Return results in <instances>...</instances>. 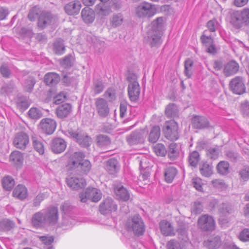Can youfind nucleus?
Masks as SVG:
<instances>
[{
	"label": "nucleus",
	"instance_id": "412c9836",
	"mask_svg": "<svg viewBox=\"0 0 249 249\" xmlns=\"http://www.w3.org/2000/svg\"><path fill=\"white\" fill-rule=\"evenodd\" d=\"M194 128L198 129L207 128L210 126V123L207 118L203 116L194 115L191 120Z\"/></svg>",
	"mask_w": 249,
	"mask_h": 249
},
{
	"label": "nucleus",
	"instance_id": "6e6d98bb",
	"mask_svg": "<svg viewBox=\"0 0 249 249\" xmlns=\"http://www.w3.org/2000/svg\"><path fill=\"white\" fill-rule=\"evenodd\" d=\"M220 151L218 146L210 147L207 150V155L209 158L215 160L218 158Z\"/></svg>",
	"mask_w": 249,
	"mask_h": 249
},
{
	"label": "nucleus",
	"instance_id": "13d9d810",
	"mask_svg": "<svg viewBox=\"0 0 249 249\" xmlns=\"http://www.w3.org/2000/svg\"><path fill=\"white\" fill-rule=\"evenodd\" d=\"M29 116L34 120H37L40 118L42 116L41 110L36 107H32L28 111Z\"/></svg>",
	"mask_w": 249,
	"mask_h": 249
},
{
	"label": "nucleus",
	"instance_id": "09e8293b",
	"mask_svg": "<svg viewBox=\"0 0 249 249\" xmlns=\"http://www.w3.org/2000/svg\"><path fill=\"white\" fill-rule=\"evenodd\" d=\"M200 160V155L199 153L196 151H194L190 153L189 156V164L194 167L197 166L198 163Z\"/></svg>",
	"mask_w": 249,
	"mask_h": 249
},
{
	"label": "nucleus",
	"instance_id": "37998d69",
	"mask_svg": "<svg viewBox=\"0 0 249 249\" xmlns=\"http://www.w3.org/2000/svg\"><path fill=\"white\" fill-rule=\"evenodd\" d=\"M178 107L175 104H169L165 108V113L168 118H175L178 115Z\"/></svg>",
	"mask_w": 249,
	"mask_h": 249
},
{
	"label": "nucleus",
	"instance_id": "c9c22d12",
	"mask_svg": "<svg viewBox=\"0 0 249 249\" xmlns=\"http://www.w3.org/2000/svg\"><path fill=\"white\" fill-rule=\"evenodd\" d=\"M115 193L118 199L126 201L130 198L128 191L123 186L116 187L114 189Z\"/></svg>",
	"mask_w": 249,
	"mask_h": 249
},
{
	"label": "nucleus",
	"instance_id": "5fc2aeb1",
	"mask_svg": "<svg viewBox=\"0 0 249 249\" xmlns=\"http://www.w3.org/2000/svg\"><path fill=\"white\" fill-rule=\"evenodd\" d=\"M194 65V62L191 59H187L184 63V73L188 78L190 77L193 73L192 67Z\"/></svg>",
	"mask_w": 249,
	"mask_h": 249
},
{
	"label": "nucleus",
	"instance_id": "e433bc0d",
	"mask_svg": "<svg viewBox=\"0 0 249 249\" xmlns=\"http://www.w3.org/2000/svg\"><path fill=\"white\" fill-rule=\"evenodd\" d=\"M33 145L34 149L40 154L44 153V141L40 137H32Z\"/></svg>",
	"mask_w": 249,
	"mask_h": 249
},
{
	"label": "nucleus",
	"instance_id": "c85d7f7f",
	"mask_svg": "<svg viewBox=\"0 0 249 249\" xmlns=\"http://www.w3.org/2000/svg\"><path fill=\"white\" fill-rule=\"evenodd\" d=\"M81 17L85 23H92L95 19V12L89 7H85L82 10Z\"/></svg>",
	"mask_w": 249,
	"mask_h": 249
},
{
	"label": "nucleus",
	"instance_id": "0e129e2a",
	"mask_svg": "<svg viewBox=\"0 0 249 249\" xmlns=\"http://www.w3.org/2000/svg\"><path fill=\"white\" fill-rule=\"evenodd\" d=\"M227 158L232 162H236L239 159V155L238 153L229 150L226 152Z\"/></svg>",
	"mask_w": 249,
	"mask_h": 249
},
{
	"label": "nucleus",
	"instance_id": "4d7b16f0",
	"mask_svg": "<svg viewBox=\"0 0 249 249\" xmlns=\"http://www.w3.org/2000/svg\"><path fill=\"white\" fill-rule=\"evenodd\" d=\"M154 152L157 156L163 157L166 153L167 150L165 146L162 143H157L153 146Z\"/></svg>",
	"mask_w": 249,
	"mask_h": 249
},
{
	"label": "nucleus",
	"instance_id": "052dcab7",
	"mask_svg": "<svg viewBox=\"0 0 249 249\" xmlns=\"http://www.w3.org/2000/svg\"><path fill=\"white\" fill-rule=\"evenodd\" d=\"M61 66L65 69H68L73 64V57L71 54H68L60 62Z\"/></svg>",
	"mask_w": 249,
	"mask_h": 249
},
{
	"label": "nucleus",
	"instance_id": "a878e982",
	"mask_svg": "<svg viewBox=\"0 0 249 249\" xmlns=\"http://www.w3.org/2000/svg\"><path fill=\"white\" fill-rule=\"evenodd\" d=\"M81 7L80 1L74 0L67 3L64 7V10L69 15H76L79 13Z\"/></svg>",
	"mask_w": 249,
	"mask_h": 249
},
{
	"label": "nucleus",
	"instance_id": "ea45409f",
	"mask_svg": "<svg viewBox=\"0 0 249 249\" xmlns=\"http://www.w3.org/2000/svg\"><path fill=\"white\" fill-rule=\"evenodd\" d=\"M15 226V222L9 219L4 218L0 220V231H9L13 229Z\"/></svg>",
	"mask_w": 249,
	"mask_h": 249
},
{
	"label": "nucleus",
	"instance_id": "f03ea898",
	"mask_svg": "<svg viewBox=\"0 0 249 249\" xmlns=\"http://www.w3.org/2000/svg\"><path fill=\"white\" fill-rule=\"evenodd\" d=\"M85 157L83 152H74L69 159L68 166L75 173L78 172L81 175H87L91 169V164L89 160H84Z\"/></svg>",
	"mask_w": 249,
	"mask_h": 249
},
{
	"label": "nucleus",
	"instance_id": "dca6fc26",
	"mask_svg": "<svg viewBox=\"0 0 249 249\" xmlns=\"http://www.w3.org/2000/svg\"><path fill=\"white\" fill-rule=\"evenodd\" d=\"M117 205L111 197L106 198L99 206V211L101 213L105 215L116 212L117 210Z\"/></svg>",
	"mask_w": 249,
	"mask_h": 249
},
{
	"label": "nucleus",
	"instance_id": "7c9ffc66",
	"mask_svg": "<svg viewBox=\"0 0 249 249\" xmlns=\"http://www.w3.org/2000/svg\"><path fill=\"white\" fill-rule=\"evenodd\" d=\"M177 174L178 170L175 167L170 165L167 166L164 172L165 181L168 183L172 182Z\"/></svg>",
	"mask_w": 249,
	"mask_h": 249
},
{
	"label": "nucleus",
	"instance_id": "9b49d317",
	"mask_svg": "<svg viewBox=\"0 0 249 249\" xmlns=\"http://www.w3.org/2000/svg\"><path fill=\"white\" fill-rule=\"evenodd\" d=\"M197 225L202 231H213L215 230L216 223L213 216L205 214L199 217Z\"/></svg>",
	"mask_w": 249,
	"mask_h": 249
},
{
	"label": "nucleus",
	"instance_id": "c756f323",
	"mask_svg": "<svg viewBox=\"0 0 249 249\" xmlns=\"http://www.w3.org/2000/svg\"><path fill=\"white\" fill-rule=\"evenodd\" d=\"M110 8L108 1H101L95 7V11L97 14L101 16L108 15L110 12Z\"/></svg>",
	"mask_w": 249,
	"mask_h": 249
},
{
	"label": "nucleus",
	"instance_id": "393cba45",
	"mask_svg": "<svg viewBox=\"0 0 249 249\" xmlns=\"http://www.w3.org/2000/svg\"><path fill=\"white\" fill-rule=\"evenodd\" d=\"M219 210L221 214L219 219V223L222 226H227V224L229 222V220L226 217L227 214L231 213V207L229 204L223 203Z\"/></svg>",
	"mask_w": 249,
	"mask_h": 249
},
{
	"label": "nucleus",
	"instance_id": "774afa93",
	"mask_svg": "<svg viewBox=\"0 0 249 249\" xmlns=\"http://www.w3.org/2000/svg\"><path fill=\"white\" fill-rule=\"evenodd\" d=\"M241 178L245 181L249 179V166H245L239 172Z\"/></svg>",
	"mask_w": 249,
	"mask_h": 249
},
{
	"label": "nucleus",
	"instance_id": "72a5a7b5",
	"mask_svg": "<svg viewBox=\"0 0 249 249\" xmlns=\"http://www.w3.org/2000/svg\"><path fill=\"white\" fill-rule=\"evenodd\" d=\"M44 82L46 85L53 86L57 84L60 81L58 74L54 72H49L44 76Z\"/></svg>",
	"mask_w": 249,
	"mask_h": 249
},
{
	"label": "nucleus",
	"instance_id": "ddd939ff",
	"mask_svg": "<svg viewBox=\"0 0 249 249\" xmlns=\"http://www.w3.org/2000/svg\"><path fill=\"white\" fill-rule=\"evenodd\" d=\"M229 87L231 91L235 94L241 95L246 91L245 81L242 76H236L232 78L230 81Z\"/></svg>",
	"mask_w": 249,
	"mask_h": 249
},
{
	"label": "nucleus",
	"instance_id": "f8f14e48",
	"mask_svg": "<svg viewBox=\"0 0 249 249\" xmlns=\"http://www.w3.org/2000/svg\"><path fill=\"white\" fill-rule=\"evenodd\" d=\"M65 135L75 140L79 145L82 147H87L90 145L91 138L85 132H80L78 133L71 129L67 131Z\"/></svg>",
	"mask_w": 249,
	"mask_h": 249
},
{
	"label": "nucleus",
	"instance_id": "b1692460",
	"mask_svg": "<svg viewBox=\"0 0 249 249\" xmlns=\"http://www.w3.org/2000/svg\"><path fill=\"white\" fill-rule=\"evenodd\" d=\"M128 94L131 102H136L140 94V87L138 82L129 83L127 88Z\"/></svg>",
	"mask_w": 249,
	"mask_h": 249
},
{
	"label": "nucleus",
	"instance_id": "a18cd8bd",
	"mask_svg": "<svg viewBox=\"0 0 249 249\" xmlns=\"http://www.w3.org/2000/svg\"><path fill=\"white\" fill-rule=\"evenodd\" d=\"M199 170L203 176L209 177L213 174V166L207 162H205L200 165Z\"/></svg>",
	"mask_w": 249,
	"mask_h": 249
},
{
	"label": "nucleus",
	"instance_id": "2eb2a0df",
	"mask_svg": "<svg viewBox=\"0 0 249 249\" xmlns=\"http://www.w3.org/2000/svg\"><path fill=\"white\" fill-rule=\"evenodd\" d=\"M66 182L68 186L73 190L82 188L86 185L85 179L80 174L70 176L66 178Z\"/></svg>",
	"mask_w": 249,
	"mask_h": 249
},
{
	"label": "nucleus",
	"instance_id": "3c124183",
	"mask_svg": "<svg viewBox=\"0 0 249 249\" xmlns=\"http://www.w3.org/2000/svg\"><path fill=\"white\" fill-rule=\"evenodd\" d=\"M124 20L123 16L121 13L113 14L110 19V23L113 27H116L120 26Z\"/></svg>",
	"mask_w": 249,
	"mask_h": 249
},
{
	"label": "nucleus",
	"instance_id": "4be33fe9",
	"mask_svg": "<svg viewBox=\"0 0 249 249\" xmlns=\"http://www.w3.org/2000/svg\"><path fill=\"white\" fill-rule=\"evenodd\" d=\"M120 167V164L117 159L112 158L107 161L105 169L109 175L115 177L119 172Z\"/></svg>",
	"mask_w": 249,
	"mask_h": 249
},
{
	"label": "nucleus",
	"instance_id": "864d4df0",
	"mask_svg": "<svg viewBox=\"0 0 249 249\" xmlns=\"http://www.w3.org/2000/svg\"><path fill=\"white\" fill-rule=\"evenodd\" d=\"M204 246L209 249H215L220 245L219 238L215 237L211 240H208L204 242Z\"/></svg>",
	"mask_w": 249,
	"mask_h": 249
},
{
	"label": "nucleus",
	"instance_id": "6ab92c4d",
	"mask_svg": "<svg viewBox=\"0 0 249 249\" xmlns=\"http://www.w3.org/2000/svg\"><path fill=\"white\" fill-rule=\"evenodd\" d=\"M145 134L142 130L133 131L127 137V142L131 145L142 144L144 141Z\"/></svg>",
	"mask_w": 249,
	"mask_h": 249
},
{
	"label": "nucleus",
	"instance_id": "39448f33",
	"mask_svg": "<svg viewBox=\"0 0 249 249\" xmlns=\"http://www.w3.org/2000/svg\"><path fill=\"white\" fill-rule=\"evenodd\" d=\"M125 228L128 231H132L137 236L143 235L145 231V225L141 216L135 214L127 219Z\"/></svg>",
	"mask_w": 249,
	"mask_h": 249
},
{
	"label": "nucleus",
	"instance_id": "2f4dec72",
	"mask_svg": "<svg viewBox=\"0 0 249 249\" xmlns=\"http://www.w3.org/2000/svg\"><path fill=\"white\" fill-rule=\"evenodd\" d=\"M13 195L15 197L23 200L27 196V189L25 186L19 184L13 190Z\"/></svg>",
	"mask_w": 249,
	"mask_h": 249
},
{
	"label": "nucleus",
	"instance_id": "4468645a",
	"mask_svg": "<svg viewBox=\"0 0 249 249\" xmlns=\"http://www.w3.org/2000/svg\"><path fill=\"white\" fill-rule=\"evenodd\" d=\"M208 30H205L200 37L203 45L206 47V52L212 54L217 53V48L214 44L213 36L212 35H207Z\"/></svg>",
	"mask_w": 249,
	"mask_h": 249
},
{
	"label": "nucleus",
	"instance_id": "49530a36",
	"mask_svg": "<svg viewBox=\"0 0 249 249\" xmlns=\"http://www.w3.org/2000/svg\"><path fill=\"white\" fill-rule=\"evenodd\" d=\"M179 152V147L177 143H171L170 144L168 149V156L171 160H175L178 156Z\"/></svg>",
	"mask_w": 249,
	"mask_h": 249
},
{
	"label": "nucleus",
	"instance_id": "680f3d73",
	"mask_svg": "<svg viewBox=\"0 0 249 249\" xmlns=\"http://www.w3.org/2000/svg\"><path fill=\"white\" fill-rule=\"evenodd\" d=\"M203 211V206L201 202L196 201L194 203L192 206V213L197 214L200 213Z\"/></svg>",
	"mask_w": 249,
	"mask_h": 249
},
{
	"label": "nucleus",
	"instance_id": "bf43d9fd",
	"mask_svg": "<svg viewBox=\"0 0 249 249\" xmlns=\"http://www.w3.org/2000/svg\"><path fill=\"white\" fill-rule=\"evenodd\" d=\"M62 80L66 86H73L76 85L77 82V78L75 77L71 76L70 74H64Z\"/></svg>",
	"mask_w": 249,
	"mask_h": 249
},
{
	"label": "nucleus",
	"instance_id": "603ef678",
	"mask_svg": "<svg viewBox=\"0 0 249 249\" xmlns=\"http://www.w3.org/2000/svg\"><path fill=\"white\" fill-rule=\"evenodd\" d=\"M36 81L34 77L29 76L25 79L23 85L26 91L31 92L33 90Z\"/></svg>",
	"mask_w": 249,
	"mask_h": 249
},
{
	"label": "nucleus",
	"instance_id": "0eeeda50",
	"mask_svg": "<svg viewBox=\"0 0 249 249\" xmlns=\"http://www.w3.org/2000/svg\"><path fill=\"white\" fill-rule=\"evenodd\" d=\"M60 210L62 212V219L59 226L71 227L75 223L73 207L69 202H65L61 205Z\"/></svg>",
	"mask_w": 249,
	"mask_h": 249
},
{
	"label": "nucleus",
	"instance_id": "58836bf2",
	"mask_svg": "<svg viewBox=\"0 0 249 249\" xmlns=\"http://www.w3.org/2000/svg\"><path fill=\"white\" fill-rule=\"evenodd\" d=\"M53 236H42L40 237V240L42 242L41 249H54L52 243L54 241Z\"/></svg>",
	"mask_w": 249,
	"mask_h": 249
},
{
	"label": "nucleus",
	"instance_id": "69168bd1",
	"mask_svg": "<svg viewBox=\"0 0 249 249\" xmlns=\"http://www.w3.org/2000/svg\"><path fill=\"white\" fill-rule=\"evenodd\" d=\"M212 182L214 187L221 191L225 189L227 187L226 183L221 179H215Z\"/></svg>",
	"mask_w": 249,
	"mask_h": 249
},
{
	"label": "nucleus",
	"instance_id": "7ed1b4c3",
	"mask_svg": "<svg viewBox=\"0 0 249 249\" xmlns=\"http://www.w3.org/2000/svg\"><path fill=\"white\" fill-rule=\"evenodd\" d=\"M40 8L38 6H35L31 8L28 14V18L31 21H34L38 17V26L39 28L43 29L47 26L54 24L56 21V18L51 13L43 12L40 14Z\"/></svg>",
	"mask_w": 249,
	"mask_h": 249
},
{
	"label": "nucleus",
	"instance_id": "79ce46f5",
	"mask_svg": "<svg viewBox=\"0 0 249 249\" xmlns=\"http://www.w3.org/2000/svg\"><path fill=\"white\" fill-rule=\"evenodd\" d=\"M160 128L159 126H154L149 134L148 141L151 143L156 142L160 138Z\"/></svg>",
	"mask_w": 249,
	"mask_h": 249
},
{
	"label": "nucleus",
	"instance_id": "1a4fd4ad",
	"mask_svg": "<svg viewBox=\"0 0 249 249\" xmlns=\"http://www.w3.org/2000/svg\"><path fill=\"white\" fill-rule=\"evenodd\" d=\"M163 132L167 139L171 141L177 140L179 138L177 123L173 120L166 121L163 128Z\"/></svg>",
	"mask_w": 249,
	"mask_h": 249
},
{
	"label": "nucleus",
	"instance_id": "f257e3e1",
	"mask_svg": "<svg viewBox=\"0 0 249 249\" xmlns=\"http://www.w3.org/2000/svg\"><path fill=\"white\" fill-rule=\"evenodd\" d=\"M58 217V209L51 206L34 213L31 218V224L36 229L55 227L57 226Z\"/></svg>",
	"mask_w": 249,
	"mask_h": 249
},
{
	"label": "nucleus",
	"instance_id": "6e6552de",
	"mask_svg": "<svg viewBox=\"0 0 249 249\" xmlns=\"http://www.w3.org/2000/svg\"><path fill=\"white\" fill-rule=\"evenodd\" d=\"M157 12V9L154 4L148 2L140 3L135 9L136 15L140 18H150Z\"/></svg>",
	"mask_w": 249,
	"mask_h": 249
},
{
	"label": "nucleus",
	"instance_id": "423d86ee",
	"mask_svg": "<svg viewBox=\"0 0 249 249\" xmlns=\"http://www.w3.org/2000/svg\"><path fill=\"white\" fill-rule=\"evenodd\" d=\"M231 24L236 29H240L249 24V9L234 11L231 15Z\"/></svg>",
	"mask_w": 249,
	"mask_h": 249
},
{
	"label": "nucleus",
	"instance_id": "9d476101",
	"mask_svg": "<svg viewBox=\"0 0 249 249\" xmlns=\"http://www.w3.org/2000/svg\"><path fill=\"white\" fill-rule=\"evenodd\" d=\"M80 201L82 202H86L88 200L92 202H97L102 198L101 191L95 188H88L84 192L79 194Z\"/></svg>",
	"mask_w": 249,
	"mask_h": 249
},
{
	"label": "nucleus",
	"instance_id": "8fccbe9b",
	"mask_svg": "<svg viewBox=\"0 0 249 249\" xmlns=\"http://www.w3.org/2000/svg\"><path fill=\"white\" fill-rule=\"evenodd\" d=\"M220 26V24L216 19H213L209 20L207 23V27L210 32L212 33L211 35L214 37L215 32L217 30Z\"/></svg>",
	"mask_w": 249,
	"mask_h": 249
},
{
	"label": "nucleus",
	"instance_id": "f704fd0d",
	"mask_svg": "<svg viewBox=\"0 0 249 249\" xmlns=\"http://www.w3.org/2000/svg\"><path fill=\"white\" fill-rule=\"evenodd\" d=\"M71 109V107L69 104H64L59 106L56 109L55 112L60 118H63L67 117L70 113Z\"/></svg>",
	"mask_w": 249,
	"mask_h": 249
},
{
	"label": "nucleus",
	"instance_id": "de8ad7c7",
	"mask_svg": "<svg viewBox=\"0 0 249 249\" xmlns=\"http://www.w3.org/2000/svg\"><path fill=\"white\" fill-rule=\"evenodd\" d=\"M230 164L228 161H221L217 164L216 168L218 173L221 175H227L229 172Z\"/></svg>",
	"mask_w": 249,
	"mask_h": 249
},
{
	"label": "nucleus",
	"instance_id": "473e14b6",
	"mask_svg": "<svg viewBox=\"0 0 249 249\" xmlns=\"http://www.w3.org/2000/svg\"><path fill=\"white\" fill-rule=\"evenodd\" d=\"M9 159L10 161L16 165L21 166L23 163V155L21 152L15 150L11 153Z\"/></svg>",
	"mask_w": 249,
	"mask_h": 249
},
{
	"label": "nucleus",
	"instance_id": "20e7f679",
	"mask_svg": "<svg viewBox=\"0 0 249 249\" xmlns=\"http://www.w3.org/2000/svg\"><path fill=\"white\" fill-rule=\"evenodd\" d=\"M163 18H158L151 23V28L147 32L148 40L152 47H158L162 43Z\"/></svg>",
	"mask_w": 249,
	"mask_h": 249
},
{
	"label": "nucleus",
	"instance_id": "a19ab883",
	"mask_svg": "<svg viewBox=\"0 0 249 249\" xmlns=\"http://www.w3.org/2000/svg\"><path fill=\"white\" fill-rule=\"evenodd\" d=\"M53 50L55 53L58 55H61L65 53V47L62 39L58 38L54 41Z\"/></svg>",
	"mask_w": 249,
	"mask_h": 249
},
{
	"label": "nucleus",
	"instance_id": "c03bdc74",
	"mask_svg": "<svg viewBox=\"0 0 249 249\" xmlns=\"http://www.w3.org/2000/svg\"><path fill=\"white\" fill-rule=\"evenodd\" d=\"M15 184V180L11 176H5L2 179V187L6 191H11L13 188Z\"/></svg>",
	"mask_w": 249,
	"mask_h": 249
},
{
	"label": "nucleus",
	"instance_id": "bb28decb",
	"mask_svg": "<svg viewBox=\"0 0 249 249\" xmlns=\"http://www.w3.org/2000/svg\"><path fill=\"white\" fill-rule=\"evenodd\" d=\"M239 66L235 61L232 60L224 66V73L227 77L236 74L239 71Z\"/></svg>",
	"mask_w": 249,
	"mask_h": 249
},
{
	"label": "nucleus",
	"instance_id": "5701e85b",
	"mask_svg": "<svg viewBox=\"0 0 249 249\" xmlns=\"http://www.w3.org/2000/svg\"><path fill=\"white\" fill-rule=\"evenodd\" d=\"M67 142L62 138H54L51 142V148L52 151L56 154L63 152L66 148Z\"/></svg>",
	"mask_w": 249,
	"mask_h": 249
},
{
	"label": "nucleus",
	"instance_id": "338daca9",
	"mask_svg": "<svg viewBox=\"0 0 249 249\" xmlns=\"http://www.w3.org/2000/svg\"><path fill=\"white\" fill-rule=\"evenodd\" d=\"M238 238L243 242L249 241V229L245 228L240 233Z\"/></svg>",
	"mask_w": 249,
	"mask_h": 249
},
{
	"label": "nucleus",
	"instance_id": "f3484780",
	"mask_svg": "<svg viewBox=\"0 0 249 249\" xmlns=\"http://www.w3.org/2000/svg\"><path fill=\"white\" fill-rule=\"evenodd\" d=\"M13 143L17 148L24 150L29 143V136L23 132L18 133L15 135Z\"/></svg>",
	"mask_w": 249,
	"mask_h": 249
},
{
	"label": "nucleus",
	"instance_id": "cd10ccee",
	"mask_svg": "<svg viewBox=\"0 0 249 249\" xmlns=\"http://www.w3.org/2000/svg\"><path fill=\"white\" fill-rule=\"evenodd\" d=\"M159 226L162 234L165 236H174L175 232L172 224L166 220H161Z\"/></svg>",
	"mask_w": 249,
	"mask_h": 249
},
{
	"label": "nucleus",
	"instance_id": "aec40b11",
	"mask_svg": "<svg viewBox=\"0 0 249 249\" xmlns=\"http://www.w3.org/2000/svg\"><path fill=\"white\" fill-rule=\"evenodd\" d=\"M42 131L48 135L53 133L56 127V123L53 119L50 118L43 119L39 124Z\"/></svg>",
	"mask_w": 249,
	"mask_h": 249
},
{
	"label": "nucleus",
	"instance_id": "4c0bfd02",
	"mask_svg": "<svg viewBox=\"0 0 249 249\" xmlns=\"http://www.w3.org/2000/svg\"><path fill=\"white\" fill-rule=\"evenodd\" d=\"M96 142L97 146L101 148H106L111 143L109 137L104 134L97 135L96 137Z\"/></svg>",
	"mask_w": 249,
	"mask_h": 249
},
{
	"label": "nucleus",
	"instance_id": "e2e57ef3",
	"mask_svg": "<svg viewBox=\"0 0 249 249\" xmlns=\"http://www.w3.org/2000/svg\"><path fill=\"white\" fill-rule=\"evenodd\" d=\"M104 96L109 101H112L116 98L115 90L113 88H108L105 92Z\"/></svg>",
	"mask_w": 249,
	"mask_h": 249
},
{
	"label": "nucleus",
	"instance_id": "a211bd4d",
	"mask_svg": "<svg viewBox=\"0 0 249 249\" xmlns=\"http://www.w3.org/2000/svg\"><path fill=\"white\" fill-rule=\"evenodd\" d=\"M95 105L99 116L102 118L107 117L109 113L110 109L107 100L102 98L96 99Z\"/></svg>",
	"mask_w": 249,
	"mask_h": 249
}]
</instances>
